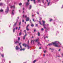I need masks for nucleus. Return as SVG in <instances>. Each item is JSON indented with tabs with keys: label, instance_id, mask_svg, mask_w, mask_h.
<instances>
[{
	"label": "nucleus",
	"instance_id": "nucleus-1",
	"mask_svg": "<svg viewBox=\"0 0 63 63\" xmlns=\"http://www.w3.org/2000/svg\"><path fill=\"white\" fill-rule=\"evenodd\" d=\"M59 43V42H52V43L49 44L48 45L49 46H51L52 45H55V47H60V46L58 45V44Z\"/></svg>",
	"mask_w": 63,
	"mask_h": 63
},
{
	"label": "nucleus",
	"instance_id": "nucleus-2",
	"mask_svg": "<svg viewBox=\"0 0 63 63\" xmlns=\"http://www.w3.org/2000/svg\"><path fill=\"white\" fill-rule=\"evenodd\" d=\"M42 21L43 22V26L44 28H45V29H46V28L45 27V26H46V24H45V21L43 20Z\"/></svg>",
	"mask_w": 63,
	"mask_h": 63
},
{
	"label": "nucleus",
	"instance_id": "nucleus-3",
	"mask_svg": "<svg viewBox=\"0 0 63 63\" xmlns=\"http://www.w3.org/2000/svg\"><path fill=\"white\" fill-rule=\"evenodd\" d=\"M9 11V7H7V9L5 11V12L6 13H8V12Z\"/></svg>",
	"mask_w": 63,
	"mask_h": 63
},
{
	"label": "nucleus",
	"instance_id": "nucleus-4",
	"mask_svg": "<svg viewBox=\"0 0 63 63\" xmlns=\"http://www.w3.org/2000/svg\"><path fill=\"white\" fill-rule=\"evenodd\" d=\"M29 4H30V3L28 2H27L26 3V6H28Z\"/></svg>",
	"mask_w": 63,
	"mask_h": 63
},
{
	"label": "nucleus",
	"instance_id": "nucleus-5",
	"mask_svg": "<svg viewBox=\"0 0 63 63\" xmlns=\"http://www.w3.org/2000/svg\"><path fill=\"white\" fill-rule=\"evenodd\" d=\"M20 48H21V49H20V50L21 51V50H24V48H23V49H22V47H21V46H20Z\"/></svg>",
	"mask_w": 63,
	"mask_h": 63
},
{
	"label": "nucleus",
	"instance_id": "nucleus-6",
	"mask_svg": "<svg viewBox=\"0 0 63 63\" xmlns=\"http://www.w3.org/2000/svg\"><path fill=\"white\" fill-rule=\"evenodd\" d=\"M23 45L24 47H26V46H27L26 44H23Z\"/></svg>",
	"mask_w": 63,
	"mask_h": 63
},
{
	"label": "nucleus",
	"instance_id": "nucleus-7",
	"mask_svg": "<svg viewBox=\"0 0 63 63\" xmlns=\"http://www.w3.org/2000/svg\"><path fill=\"white\" fill-rule=\"evenodd\" d=\"M16 50H18V49H19L20 48H19V47H17V46H16Z\"/></svg>",
	"mask_w": 63,
	"mask_h": 63
},
{
	"label": "nucleus",
	"instance_id": "nucleus-8",
	"mask_svg": "<svg viewBox=\"0 0 63 63\" xmlns=\"http://www.w3.org/2000/svg\"><path fill=\"white\" fill-rule=\"evenodd\" d=\"M26 35H27V34H25V35H24L23 37V40H24V39H25V37L26 36Z\"/></svg>",
	"mask_w": 63,
	"mask_h": 63
},
{
	"label": "nucleus",
	"instance_id": "nucleus-9",
	"mask_svg": "<svg viewBox=\"0 0 63 63\" xmlns=\"http://www.w3.org/2000/svg\"><path fill=\"white\" fill-rule=\"evenodd\" d=\"M29 17H27V19H26V21H29Z\"/></svg>",
	"mask_w": 63,
	"mask_h": 63
},
{
	"label": "nucleus",
	"instance_id": "nucleus-10",
	"mask_svg": "<svg viewBox=\"0 0 63 63\" xmlns=\"http://www.w3.org/2000/svg\"><path fill=\"white\" fill-rule=\"evenodd\" d=\"M15 44H17V43H19V42H18L17 41H16L15 42Z\"/></svg>",
	"mask_w": 63,
	"mask_h": 63
},
{
	"label": "nucleus",
	"instance_id": "nucleus-11",
	"mask_svg": "<svg viewBox=\"0 0 63 63\" xmlns=\"http://www.w3.org/2000/svg\"><path fill=\"white\" fill-rule=\"evenodd\" d=\"M34 40H31V44H32V43H34Z\"/></svg>",
	"mask_w": 63,
	"mask_h": 63
},
{
	"label": "nucleus",
	"instance_id": "nucleus-12",
	"mask_svg": "<svg viewBox=\"0 0 63 63\" xmlns=\"http://www.w3.org/2000/svg\"><path fill=\"white\" fill-rule=\"evenodd\" d=\"M10 7L11 8H15V6H13L11 7L10 6Z\"/></svg>",
	"mask_w": 63,
	"mask_h": 63
},
{
	"label": "nucleus",
	"instance_id": "nucleus-13",
	"mask_svg": "<svg viewBox=\"0 0 63 63\" xmlns=\"http://www.w3.org/2000/svg\"><path fill=\"white\" fill-rule=\"evenodd\" d=\"M39 41V39H36V40L35 41V42H38Z\"/></svg>",
	"mask_w": 63,
	"mask_h": 63
},
{
	"label": "nucleus",
	"instance_id": "nucleus-14",
	"mask_svg": "<svg viewBox=\"0 0 63 63\" xmlns=\"http://www.w3.org/2000/svg\"><path fill=\"white\" fill-rule=\"evenodd\" d=\"M14 10H13L12 11V15H14Z\"/></svg>",
	"mask_w": 63,
	"mask_h": 63
},
{
	"label": "nucleus",
	"instance_id": "nucleus-15",
	"mask_svg": "<svg viewBox=\"0 0 63 63\" xmlns=\"http://www.w3.org/2000/svg\"><path fill=\"white\" fill-rule=\"evenodd\" d=\"M32 7V6H31V5H30V8H29V9L30 10V9H31V8Z\"/></svg>",
	"mask_w": 63,
	"mask_h": 63
},
{
	"label": "nucleus",
	"instance_id": "nucleus-16",
	"mask_svg": "<svg viewBox=\"0 0 63 63\" xmlns=\"http://www.w3.org/2000/svg\"><path fill=\"white\" fill-rule=\"evenodd\" d=\"M0 12H3V10L1 9L0 10Z\"/></svg>",
	"mask_w": 63,
	"mask_h": 63
},
{
	"label": "nucleus",
	"instance_id": "nucleus-17",
	"mask_svg": "<svg viewBox=\"0 0 63 63\" xmlns=\"http://www.w3.org/2000/svg\"><path fill=\"white\" fill-rule=\"evenodd\" d=\"M31 25L32 27H33V26H34V25L32 24H31Z\"/></svg>",
	"mask_w": 63,
	"mask_h": 63
},
{
	"label": "nucleus",
	"instance_id": "nucleus-18",
	"mask_svg": "<svg viewBox=\"0 0 63 63\" xmlns=\"http://www.w3.org/2000/svg\"><path fill=\"white\" fill-rule=\"evenodd\" d=\"M16 24H17V22H16L15 24L14 25V26H15L16 25Z\"/></svg>",
	"mask_w": 63,
	"mask_h": 63
},
{
	"label": "nucleus",
	"instance_id": "nucleus-19",
	"mask_svg": "<svg viewBox=\"0 0 63 63\" xmlns=\"http://www.w3.org/2000/svg\"><path fill=\"white\" fill-rule=\"evenodd\" d=\"M3 5V3H0V6H2Z\"/></svg>",
	"mask_w": 63,
	"mask_h": 63
},
{
	"label": "nucleus",
	"instance_id": "nucleus-20",
	"mask_svg": "<svg viewBox=\"0 0 63 63\" xmlns=\"http://www.w3.org/2000/svg\"><path fill=\"white\" fill-rule=\"evenodd\" d=\"M24 32H25L26 34V30H25L24 31Z\"/></svg>",
	"mask_w": 63,
	"mask_h": 63
},
{
	"label": "nucleus",
	"instance_id": "nucleus-21",
	"mask_svg": "<svg viewBox=\"0 0 63 63\" xmlns=\"http://www.w3.org/2000/svg\"><path fill=\"white\" fill-rule=\"evenodd\" d=\"M1 56L3 57H4V54H1Z\"/></svg>",
	"mask_w": 63,
	"mask_h": 63
},
{
	"label": "nucleus",
	"instance_id": "nucleus-22",
	"mask_svg": "<svg viewBox=\"0 0 63 63\" xmlns=\"http://www.w3.org/2000/svg\"><path fill=\"white\" fill-rule=\"evenodd\" d=\"M26 30H28V31L29 30V29H28V28H26Z\"/></svg>",
	"mask_w": 63,
	"mask_h": 63
},
{
	"label": "nucleus",
	"instance_id": "nucleus-23",
	"mask_svg": "<svg viewBox=\"0 0 63 63\" xmlns=\"http://www.w3.org/2000/svg\"><path fill=\"white\" fill-rule=\"evenodd\" d=\"M21 5H22V3H20L19 4V6H21Z\"/></svg>",
	"mask_w": 63,
	"mask_h": 63
},
{
	"label": "nucleus",
	"instance_id": "nucleus-24",
	"mask_svg": "<svg viewBox=\"0 0 63 63\" xmlns=\"http://www.w3.org/2000/svg\"><path fill=\"white\" fill-rule=\"evenodd\" d=\"M20 40V38H19V37H18V41H19Z\"/></svg>",
	"mask_w": 63,
	"mask_h": 63
},
{
	"label": "nucleus",
	"instance_id": "nucleus-25",
	"mask_svg": "<svg viewBox=\"0 0 63 63\" xmlns=\"http://www.w3.org/2000/svg\"><path fill=\"white\" fill-rule=\"evenodd\" d=\"M30 48V46H28V49H29Z\"/></svg>",
	"mask_w": 63,
	"mask_h": 63
},
{
	"label": "nucleus",
	"instance_id": "nucleus-26",
	"mask_svg": "<svg viewBox=\"0 0 63 63\" xmlns=\"http://www.w3.org/2000/svg\"><path fill=\"white\" fill-rule=\"evenodd\" d=\"M44 30V29H43V28H42L41 29V31H43V30Z\"/></svg>",
	"mask_w": 63,
	"mask_h": 63
},
{
	"label": "nucleus",
	"instance_id": "nucleus-27",
	"mask_svg": "<svg viewBox=\"0 0 63 63\" xmlns=\"http://www.w3.org/2000/svg\"><path fill=\"white\" fill-rule=\"evenodd\" d=\"M29 26V25L28 24L27 25V26L26 27V28H28V27Z\"/></svg>",
	"mask_w": 63,
	"mask_h": 63
},
{
	"label": "nucleus",
	"instance_id": "nucleus-28",
	"mask_svg": "<svg viewBox=\"0 0 63 63\" xmlns=\"http://www.w3.org/2000/svg\"><path fill=\"white\" fill-rule=\"evenodd\" d=\"M41 45V44H40V43L38 42V45Z\"/></svg>",
	"mask_w": 63,
	"mask_h": 63
},
{
	"label": "nucleus",
	"instance_id": "nucleus-29",
	"mask_svg": "<svg viewBox=\"0 0 63 63\" xmlns=\"http://www.w3.org/2000/svg\"><path fill=\"white\" fill-rule=\"evenodd\" d=\"M15 29H13V32H15Z\"/></svg>",
	"mask_w": 63,
	"mask_h": 63
},
{
	"label": "nucleus",
	"instance_id": "nucleus-30",
	"mask_svg": "<svg viewBox=\"0 0 63 63\" xmlns=\"http://www.w3.org/2000/svg\"><path fill=\"white\" fill-rule=\"evenodd\" d=\"M40 33L39 32H38V36H40Z\"/></svg>",
	"mask_w": 63,
	"mask_h": 63
},
{
	"label": "nucleus",
	"instance_id": "nucleus-31",
	"mask_svg": "<svg viewBox=\"0 0 63 63\" xmlns=\"http://www.w3.org/2000/svg\"><path fill=\"white\" fill-rule=\"evenodd\" d=\"M19 35H21V32H20L19 33Z\"/></svg>",
	"mask_w": 63,
	"mask_h": 63
},
{
	"label": "nucleus",
	"instance_id": "nucleus-32",
	"mask_svg": "<svg viewBox=\"0 0 63 63\" xmlns=\"http://www.w3.org/2000/svg\"><path fill=\"white\" fill-rule=\"evenodd\" d=\"M35 0H33V1H34V4H35Z\"/></svg>",
	"mask_w": 63,
	"mask_h": 63
},
{
	"label": "nucleus",
	"instance_id": "nucleus-33",
	"mask_svg": "<svg viewBox=\"0 0 63 63\" xmlns=\"http://www.w3.org/2000/svg\"><path fill=\"white\" fill-rule=\"evenodd\" d=\"M36 60H34L33 62V63H35V62H36Z\"/></svg>",
	"mask_w": 63,
	"mask_h": 63
},
{
	"label": "nucleus",
	"instance_id": "nucleus-34",
	"mask_svg": "<svg viewBox=\"0 0 63 63\" xmlns=\"http://www.w3.org/2000/svg\"><path fill=\"white\" fill-rule=\"evenodd\" d=\"M50 2H49L48 3V5H49V3H50Z\"/></svg>",
	"mask_w": 63,
	"mask_h": 63
},
{
	"label": "nucleus",
	"instance_id": "nucleus-35",
	"mask_svg": "<svg viewBox=\"0 0 63 63\" xmlns=\"http://www.w3.org/2000/svg\"><path fill=\"white\" fill-rule=\"evenodd\" d=\"M20 24H21V22H20V21L19 22V25H20Z\"/></svg>",
	"mask_w": 63,
	"mask_h": 63
},
{
	"label": "nucleus",
	"instance_id": "nucleus-36",
	"mask_svg": "<svg viewBox=\"0 0 63 63\" xmlns=\"http://www.w3.org/2000/svg\"><path fill=\"white\" fill-rule=\"evenodd\" d=\"M52 19H51L50 20V21H52Z\"/></svg>",
	"mask_w": 63,
	"mask_h": 63
},
{
	"label": "nucleus",
	"instance_id": "nucleus-37",
	"mask_svg": "<svg viewBox=\"0 0 63 63\" xmlns=\"http://www.w3.org/2000/svg\"><path fill=\"white\" fill-rule=\"evenodd\" d=\"M38 2H40V0H38Z\"/></svg>",
	"mask_w": 63,
	"mask_h": 63
},
{
	"label": "nucleus",
	"instance_id": "nucleus-38",
	"mask_svg": "<svg viewBox=\"0 0 63 63\" xmlns=\"http://www.w3.org/2000/svg\"><path fill=\"white\" fill-rule=\"evenodd\" d=\"M38 25L37 24H36V26H38Z\"/></svg>",
	"mask_w": 63,
	"mask_h": 63
},
{
	"label": "nucleus",
	"instance_id": "nucleus-39",
	"mask_svg": "<svg viewBox=\"0 0 63 63\" xmlns=\"http://www.w3.org/2000/svg\"><path fill=\"white\" fill-rule=\"evenodd\" d=\"M27 17V16H24V17H25V18H26Z\"/></svg>",
	"mask_w": 63,
	"mask_h": 63
},
{
	"label": "nucleus",
	"instance_id": "nucleus-40",
	"mask_svg": "<svg viewBox=\"0 0 63 63\" xmlns=\"http://www.w3.org/2000/svg\"><path fill=\"white\" fill-rule=\"evenodd\" d=\"M21 43H19V45H21Z\"/></svg>",
	"mask_w": 63,
	"mask_h": 63
},
{
	"label": "nucleus",
	"instance_id": "nucleus-41",
	"mask_svg": "<svg viewBox=\"0 0 63 63\" xmlns=\"http://www.w3.org/2000/svg\"><path fill=\"white\" fill-rule=\"evenodd\" d=\"M39 22L40 24H41V22Z\"/></svg>",
	"mask_w": 63,
	"mask_h": 63
},
{
	"label": "nucleus",
	"instance_id": "nucleus-42",
	"mask_svg": "<svg viewBox=\"0 0 63 63\" xmlns=\"http://www.w3.org/2000/svg\"><path fill=\"white\" fill-rule=\"evenodd\" d=\"M24 15H23V17H24Z\"/></svg>",
	"mask_w": 63,
	"mask_h": 63
},
{
	"label": "nucleus",
	"instance_id": "nucleus-43",
	"mask_svg": "<svg viewBox=\"0 0 63 63\" xmlns=\"http://www.w3.org/2000/svg\"><path fill=\"white\" fill-rule=\"evenodd\" d=\"M42 20V18H40V20Z\"/></svg>",
	"mask_w": 63,
	"mask_h": 63
},
{
	"label": "nucleus",
	"instance_id": "nucleus-44",
	"mask_svg": "<svg viewBox=\"0 0 63 63\" xmlns=\"http://www.w3.org/2000/svg\"><path fill=\"white\" fill-rule=\"evenodd\" d=\"M46 50H45L44 51V53H46Z\"/></svg>",
	"mask_w": 63,
	"mask_h": 63
},
{
	"label": "nucleus",
	"instance_id": "nucleus-45",
	"mask_svg": "<svg viewBox=\"0 0 63 63\" xmlns=\"http://www.w3.org/2000/svg\"><path fill=\"white\" fill-rule=\"evenodd\" d=\"M32 20L33 21L35 22V21L34 20V19H32Z\"/></svg>",
	"mask_w": 63,
	"mask_h": 63
},
{
	"label": "nucleus",
	"instance_id": "nucleus-46",
	"mask_svg": "<svg viewBox=\"0 0 63 63\" xmlns=\"http://www.w3.org/2000/svg\"><path fill=\"white\" fill-rule=\"evenodd\" d=\"M60 50H61V49H59V51H60Z\"/></svg>",
	"mask_w": 63,
	"mask_h": 63
},
{
	"label": "nucleus",
	"instance_id": "nucleus-47",
	"mask_svg": "<svg viewBox=\"0 0 63 63\" xmlns=\"http://www.w3.org/2000/svg\"><path fill=\"white\" fill-rule=\"evenodd\" d=\"M30 1V0H28V2H29Z\"/></svg>",
	"mask_w": 63,
	"mask_h": 63
},
{
	"label": "nucleus",
	"instance_id": "nucleus-48",
	"mask_svg": "<svg viewBox=\"0 0 63 63\" xmlns=\"http://www.w3.org/2000/svg\"><path fill=\"white\" fill-rule=\"evenodd\" d=\"M22 22H24V20H23L22 21Z\"/></svg>",
	"mask_w": 63,
	"mask_h": 63
},
{
	"label": "nucleus",
	"instance_id": "nucleus-49",
	"mask_svg": "<svg viewBox=\"0 0 63 63\" xmlns=\"http://www.w3.org/2000/svg\"><path fill=\"white\" fill-rule=\"evenodd\" d=\"M17 29V27L16 28V29Z\"/></svg>",
	"mask_w": 63,
	"mask_h": 63
},
{
	"label": "nucleus",
	"instance_id": "nucleus-50",
	"mask_svg": "<svg viewBox=\"0 0 63 63\" xmlns=\"http://www.w3.org/2000/svg\"><path fill=\"white\" fill-rule=\"evenodd\" d=\"M35 31H36V30H34V32H35Z\"/></svg>",
	"mask_w": 63,
	"mask_h": 63
},
{
	"label": "nucleus",
	"instance_id": "nucleus-51",
	"mask_svg": "<svg viewBox=\"0 0 63 63\" xmlns=\"http://www.w3.org/2000/svg\"><path fill=\"white\" fill-rule=\"evenodd\" d=\"M39 49H41V47H40L39 48Z\"/></svg>",
	"mask_w": 63,
	"mask_h": 63
},
{
	"label": "nucleus",
	"instance_id": "nucleus-52",
	"mask_svg": "<svg viewBox=\"0 0 63 63\" xmlns=\"http://www.w3.org/2000/svg\"><path fill=\"white\" fill-rule=\"evenodd\" d=\"M62 55L63 56V54H62Z\"/></svg>",
	"mask_w": 63,
	"mask_h": 63
},
{
	"label": "nucleus",
	"instance_id": "nucleus-53",
	"mask_svg": "<svg viewBox=\"0 0 63 63\" xmlns=\"http://www.w3.org/2000/svg\"><path fill=\"white\" fill-rule=\"evenodd\" d=\"M43 56H44V57L45 56V54H44L43 55Z\"/></svg>",
	"mask_w": 63,
	"mask_h": 63
},
{
	"label": "nucleus",
	"instance_id": "nucleus-54",
	"mask_svg": "<svg viewBox=\"0 0 63 63\" xmlns=\"http://www.w3.org/2000/svg\"><path fill=\"white\" fill-rule=\"evenodd\" d=\"M44 1L43 0L42 1V2H43V3H44Z\"/></svg>",
	"mask_w": 63,
	"mask_h": 63
},
{
	"label": "nucleus",
	"instance_id": "nucleus-55",
	"mask_svg": "<svg viewBox=\"0 0 63 63\" xmlns=\"http://www.w3.org/2000/svg\"><path fill=\"white\" fill-rule=\"evenodd\" d=\"M19 28L20 29V27H19Z\"/></svg>",
	"mask_w": 63,
	"mask_h": 63
},
{
	"label": "nucleus",
	"instance_id": "nucleus-56",
	"mask_svg": "<svg viewBox=\"0 0 63 63\" xmlns=\"http://www.w3.org/2000/svg\"><path fill=\"white\" fill-rule=\"evenodd\" d=\"M34 16V15H32V16Z\"/></svg>",
	"mask_w": 63,
	"mask_h": 63
},
{
	"label": "nucleus",
	"instance_id": "nucleus-57",
	"mask_svg": "<svg viewBox=\"0 0 63 63\" xmlns=\"http://www.w3.org/2000/svg\"><path fill=\"white\" fill-rule=\"evenodd\" d=\"M17 18L18 19H19V17H18Z\"/></svg>",
	"mask_w": 63,
	"mask_h": 63
},
{
	"label": "nucleus",
	"instance_id": "nucleus-58",
	"mask_svg": "<svg viewBox=\"0 0 63 63\" xmlns=\"http://www.w3.org/2000/svg\"><path fill=\"white\" fill-rule=\"evenodd\" d=\"M37 14H38V15H39V13H38V12H37Z\"/></svg>",
	"mask_w": 63,
	"mask_h": 63
},
{
	"label": "nucleus",
	"instance_id": "nucleus-59",
	"mask_svg": "<svg viewBox=\"0 0 63 63\" xmlns=\"http://www.w3.org/2000/svg\"><path fill=\"white\" fill-rule=\"evenodd\" d=\"M20 29L19 28L18 29V30H19Z\"/></svg>",
	"mask_w": 63,
	"mask_h": 63
},
{
	"label": "nucleus",
	"instance_id": "nucleus-60",
	"mask_svg": "<svg viewBox=\"0 0 63 63\" xmlns=\"http://www.w3.org/2000/svg\"><path fill=\"white\" fill-rule=\"evenodd\" d=\"M24 10V8H23V10Z\"/></svg>",
	"mask_w": 63,
	"mask_h": 63
},
{
	"label": "nucleus",
	"instance_id": "nucleus-61",
	"mask_svg": "<svg viewBox=\"0 0 63 63\" xmlns=\"http://www.w3.org/2000/svg\"><path fill=\"white\" fill-rule=\"evenodd\" d=\"M46 0L47 1V2H48V0Z\"/></svg>",
	"mask_w": 63,
	"mask_h": 63
},
{
	"label": "nucleus",
	"instance_id": "nucleus-62",
	"mask_svg": "<svg viewBox=\"0 0 63 63\" xmlns=\"http://www.w3.org/2000/svg\"><path fill=\"white\" fill-rule=\"evenodd\" d=\"M32 38H33V36H32Z\"/></svg>",
	"mask_w": 63,
	"mask_h": 63
},
{
	"label": "nucleus",
	"instance_id": "nucleus-63",
	"mask_svg": "<svg viewBox=\"0 0 63 63\" xmlns=\"http://www.w3.org/2000/svg\"><path fill=\"white\" fill-rule=\"evenodd\" d=\"M9 62L10 63H11V62L10 61H9Z\"/></svg>",
	"mask_w": 63,
	"mask_h": 63
},
{
	"label": "nucleus",
	"instance_id": "nucleus-64",
	"mask_svg": "<svg viewBox=\"0 0 63 63\" xmlns=\"http://www.w3.org/2000/svg\"><path fill=\"white\" fill-rule=\"evenodd\" d=\"M58 56V57H60V56Z\"/></svg>",
	"mask_w": 63,
	"mask_h": 63
}]
</instances>
